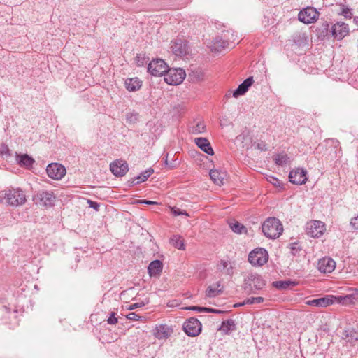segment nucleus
<instances>
[{
  "label": "nucleus",
  "instance_id": "f257e3e1",
  "mask_svg": "<svg viewBox=\"0 0 358 358\" xmlns=\"http://www.w3.org/2000/svg\"><path fill=\"white\" fill-rule=\"evenodd\" d=\"M262 228L264 234L271 239L278 238L283 231L281 222L275 217L267 218L262 224Z\"/></svg>",
  "mask_w": 358,
  "mask_h": 358
},
{
  "label": "nucleus",
  "instance_id": "f03ea898",
  "mask_svg": "<svg viewBox=\"0 0 358 358\" xmlns=\"http://www.w3.org/2000/svg\"><path fill=\"white\" fill-rule=\"evenodd\" d=\"M4 195L8 204L13 206L23 205L27 201L24 192L19 188L5 191Z\"/></svg>",
  "mask_w": 358,
  "mask_h": 358
},
{
  "label": "nucleus",
  "instance_id": "7ed1b4c3",
  "mask_svg": "<svg viewBox=\"0 0 358 358\" xmlns=\"http://www.w3.org/2000/svg\"><path fill=\"white\" fill-rule=\"evenodd\" d=\"M268 260V252L262 248H257L248 255V262L252 266H261Z\"/></svg>",
  "mask_w": 358,
  "mask_h": 358
},
{
  "label": "nucleus",
  "instance_id": "20e7f679",
  "mask_svg": "<svg viewBox=\"0 0 358 358\" xmlns=\"http://www.w3.org/2000/svg\"><path fill=\"white\" fill-rule=\"evenodd\" d=\"M186 73L182 69H168L164 74V81L169 85H177L185 79Z\"/></svg>",
  "mask_w": 358,
  "mask_h": 358
},
{
  "label": "nucleus",
  "instance_id": "39448f33",
  "mask_svg": "<svg viewBox=\"0 0 358 358\" xmlns=\"http://www.w3.org/2000/svg\"><path fill=\"white\" fill-rule=\"evenodd\" d=\"M320 13L313 7H307L302 9L298 14V19L304 24H310L316 22L319 18Z\"/></svg>",
  "mask_w": 358,
  "mask_h": 358
},
{
  "label": "nucleus",
  "instance_id": "423d86ee",
  "mask_svg": "<svg viewBox=\"0 0 358 358\" xmlns=\"http://www.w3.org/2000/svg\"><path fill=\"white\" fill-rule=\"evenodd\" d=\"M167 70V64L161 59H153L149 63L148 66V72L154 76H164Z\"/></svg>",
  "mask_w": 358,
  "mask_h": 358
},
{
  "label": "nucleus",
  "instance_id": "0eeeda50",
  "mask_svg": "<svg viewBox=\"0 0 358 358\" xmlns=\"http://www.w3.org/2000/svg\"><path fill=\"white\" fill-rule=\"evenodd\" d=\"M325 229L324 223L317 220L310 221L306 226V234L313 238L320 237Z\"/></svg>",
  "mask_w": 358,
  "mask_h": 358
},
{
  "label": "nucleus",
  "instance_id": "6e6552de",
  "mask_svg": "<svg viewBox=\"0 0 358 358\" xmlns=\"http://www.w3.org/2000/svg\"><path fill=\"white\" fill-rule=\"evenodd\" d=\"M185 332L189 336H196L201 331V324L199 320L191 317L183 324Z\"/></svg>",
  "mask_w": 358,
  "mask_h": 358
},
{
  "label": "nucleus",
  "instance_id": "1a4fd4ad",
  "mask_svg": "<svg viewBox=\"0 0 358 358\" xmlns=\"http://www.w3.org/2000/svg\"><path fill=\"white\" fill-rule=\"evenodd\" d=\"M46 172L50 178L59 180L66 174V169L61 164L52 163L47 166Z\"/></svg>",
  "mask_w": 358,
  "mask_h": 358
},
{
  "label": "nucleus",
  "instance_id": "9d476101",
  "mask_svg": "<svg viewBox=\"0 0 358 358\" xmlns=\"http://www.w3.org/2000/svg\"><path fill=\"white\" fill-rule=\"evenodd\" d=\"M245 284L250 287V289L255 293L256 290L262 289L265 285V281L261 275L257 273H250L246 279Z\"/></svg>",
  "mask_w": 358,
  "mask_h": 358
},
{
  "label": "nucleus",
  "instance_id": "9b49d317",
  "mask_svg": "<svg viewBox=\"0 0 358 358\" xmlns=\"http://www.w3.org/2000/svg\"><path fill=\"white\" fill-rule=\"evenodd\" d=\"M290 182L301 185L305 184L308 180L307 171L304 169L296 168L292 170L289 174Z\"/></svg>",
  "mask_w": 358,
  "mask_h": 358
},
{
  "label": "nucleus",
  "instance_id": "f8f14e48",
  "mask_svg": "<svg viewBox=\"0 0 358 358\" xmlns=\"http://www.w3.org/2000/svg\"><path fill=\"white\" fill-rule=\"evenodd\" d=\"M110 169L115 176H123L127 173L129 168L125 161L117 159L110 164Z\"/></svg>",
  "mask_w": 358,
  "mask_h": 358
},
{
  "label": "nucleus",
  "instance_id": "ddd939ff",
  "mask_svg": "<svg viewBox=\"0 0 358 358\" xmlns=\"http://www.w3.org/2000/svg\"><path fill=\"white\" fill-rule=\"evenodd\" d=\"M171 49L176 56H184L188 52V45L186 41L181 39H176L171 41Z\"/></svg>",
  "mask_w": 358,
  "mask_h": 358
},
{
  "label": "nucleus",
  "instance_id": "4468645a",
  "mask_svg": "<svg viewBox=\"0 0 358 358\" xmlns=\"http://www.w3.org/2000/svg\"><path fill=\"white\" fill-rule=\"evenodd\" d=\"M334 299L335 296L327 295L322 298L308 300L306 302V304L314 307L324 308L334 303Z\"/></svg>",
  "mask_w": 358,
  "mask_h": 358
},
{
  "label": "nucleus",
  "instance_id": "2eb2a0df",
  "mask_svg": "<svg viewBox=\"0 0 358 358\" xmlns=\"http://www.w3.org/2000/svg\"><path fill=\"white\" fill-rule=\"evenodd\" d=\"M335 268L336 262L330 257H323L318 261L317 268L321 273H331Z\"/></svg>",
  "mask_w": 358,
  "mask_h": 358
},
{
  "label": "nucleus",
  "instance_id": "dca6fc26",
  "mask_svg": "<svg viewBox=\"0 0 358 358\" xmlns=\"http://www.w3.org/2000/svg\"><path fill=\"white\" fill-rule=\"evenodd\" d=\"M348 33V26L344 22H337L332 26V34L337 40L343 39Z\"/></svg>",
  "mask_w": 358,
  "mask_h": 358
},
{
  "label": "nucleus",
  "instance_id": "f3484780",
  "mask_svg": "<svg viewBox=\"0 0 358 358\" xmlns=\"http://www.w3.org/2000/svg\"><path fill=\"white\" fill-rule=\"evenodd\" d=\"M358 301V289H355L354 292L350 294L345 296H336L334 299V303H341L342 305H350L354 304Z\"/></svg>",
  "mask_w": 358,
  "mask_h": 358
},
{
  "label": "nucleus",
  "instance_id": "a211bd4d",
  "mask_svg": "<svg viewBox=\"0 0 358 358\" xmlns=\"http://www.w3.org/2000/svg\"><path fill=\"white\" fill-rule=\"evenodd\" d=\"M37 196L45 206H52L55 204L56 197L52 192L43 191L38 192Z\"/></svg>",
  "mask_w": 358,
  "mask_h": 358
},
{
  "label": "nucleus",
  "instance_id": "6ab92c4d",
  "mask_svg": "<svg viewBox=\"0 0 358 358\" xmlns=\"http://www.w3.org/2000/svg\"><path fill=\"white\" fill-rule=\"evenodd\" d=\"M195 144L204 152L208 155H213L214 151L209 142L206 138H196L194 139Z\"/></svg>",
  "mask_w": 358,
  "mask_h": 358
},
{
  "label": "nucleus",
  "instance_id": "aec40b11",
  "mask_svg": "<svg viewBox=\"0 0 358 358\" xmlns=\"http://www.w3.org/2000/svg\"><path fill=\"white\" fill-rule=\"evenodd\" d=\"M229 45V41L227 40H223L222 38H215L208 47L210 48L212 52H220Z\"/></svg>",
  "mask_w": 358,
  "mask_h": 358
},
{
  "label": "nucleus",
  "instance_id": "412c9836",
  "mask_svg": "<svg viewBox=\"0 0 358 358\" xmlns=\"http://www.w3.org/2000/svg\"><path fill=\"white\" fill-rule=\"evenodd\" d=\"M171 333V329L166 324L157 326L154 330L155 337L159 340L167 338Z\"/></svg>",
  "mask_w": 358,
  "mask_h": 358
},
{
  "label": "nucleus",
  "instance_id": "4be33fe9",
  "mask_svg": "<svg viewBox=\"0 0 358 358\" xmlns=\"http://www.w3.org/2000/svg\"><path fill=\"white\" fill-rule=\"evenodd\" d=\"M210 177L213 182L217 185H222L227 176L225 172L220 171L217 169L210 170L209 173Z\"/></svg>",
  "mask_w": 358,
  "mask_h": 358
},
{
  "label": "nucleus",
  "instance_id": "5701e85b",
  "mask_svg": "<svg viewBox=\"0 0 358 358\" xmlns=\"http://www.w3.org/2000/svg\"><path fill=\"white\" fill-rule=\"evenodd\" d=\"M163 268V264L159 260H154L151 262L148 267V273L150 276H156L159 275Z\"/></svg>",
  "mask_w": 358,
  "mask_h": 358
},
{
  "label": "nucleus",
  "instance_id": "b1692460",
  "mask_svg": "<svg viewBox=\"0 0 358 358\" xmlns=\"http://www.w3.org/2000/svg\"><path fill=\"white\" fill-rule=\"evenodd\" d=\"M124 85L128 91L135 92L141 88L142 82L138 78H127Z\"/></svg>",
  "mask_w": 358,
  "mask_h": 358
},
{
  "label": "nucleus",
  "instance_id": "393cba45",
  "mask_svg": "<svg viewBox=\"0 0 358 358\" xmlns=\"http://www.w3.org/2000/svg\"><path fill=\"white\" fill-rule=\"evenodd\" d=\"M154 171L152 169H148L142 172L139 176L134 178L130 181L131 186L139 184L140 182L145 181L152 173Z\"/></svg>",
  "mask_w": 358,
  "mask_h": 358
},
{
  "label": "nucleus",
  "instance_id": "a878e982",
  "mask_svg": "<svg viewBox=\"0 0 358 358\" xmlns=\"http://www.w3.org/2000/svg\"><path fill=\"white\" fill-rule=\"evenodd\" d=\"M221 285L220 282H216L214 285H210L208 287L206 291V296L209 298H213L222 292V288H220Z\"/></svg>",
  "mask_w": 358,
  "mask_h": 358
},
{
  "label": "nucleus",
  "instance_id": "bb28decb",
  "mask_svg": "<svg viewBox=\"0 0 358 358\" xmlns=\"http://www.w3.org/2000/svg\"><path fill=\"white\" fill-rule=\"evenodd\" d=\"M218 267L221 271L224 272L228 275L231 276L234 274V267L228 260H221Z\"/></svg>",
  "mask_w": 358,
  "mask_h": 358
},
{
  "label": "nucleus",
  "instance_id": "cd10ccee",
  "mask_svg": "<svg viewBox=\"0 0 358 358\" xmlns=\"http://www.w3.org/2000/svg\"><path fill=\"white\" fill-rule=\"evenodd\" d=\"M273 161L278 166H284L289 164V157L286 153H279L273 156Z\"/></svg>",
  "mask_w": 358,
  "mask_h": 358
},
{
  "label": "nucleus",
  "instance_id": "c85d7f7f",
  "mask_svg": "<svg viewBox=\"0 0 358 358\" xmlns=\"http://www.w3.org/2000/svg\"><path fill=\"white\" fill-rule=\"evenodd\" d=\"M170 243L173 246L179 250H185L184 240L180 235H173L170 238Z\"/></svg>",
  "mask_w": 358,
  "mask_h": 358
},
{
  "label": "nucleus",
  "instance_id": "c756f323",
  "mask_svg": "<svg viewBox=\"0 0 358 358\" xmlns=\"http://www.w3.org/2000/svg\"><path fill=\"white\" fill-rule=\"evenodd\" d=\"M34 160L29 157L28 155H21L19 158V164L21 166H24L26 167H30L32 166Z\"/></svg>",
  "mask_w": 358,
  "mask_h": 358
},
{
  "label": "nucleus",
  "instance_id": "7c9ffc66",
  "mask_svg": "<svg viewBox=\"0 0 358 358\" xmlns=\"http://www.w3.org/2000/svg\"><path fill=\"white\" fill-rule=\"evenodd\" d=\"M295 282L291 280L285 281H275L273 282V285L279 289H286L290 285H294Z\"/></svg>",
  "mask_w": 358,
  "mask_h": 358
},
{
  "label": "nucleus",
  "instance_id": "2f4dec72",
  "mask_svg": "<svg viewBox=\"0 0 358 358\" xmlns=\"http://www.w3.org/2000/svg\"><path fill=\"white\" fill-rule=\"evenodd\" d=\"M231 230L237 234L246 232L245 227L238 222H234L229 224Z\"/></svg>",
  "mask_w": 358,
  "mask_h": 358
},
{
  "label": "nucleus",
  "instance_id": "473e14b6",
  "mask_svg": "<svg viewBox=\"0 0 358 358\" xmlns=\"http://www.w3.org/2000/svg\"><path fill=\"white\" fill-rule=\"evenodd\" d=\"M206 130V125L202 122H199L195 126L192 127V132L193 134H201L204 132Z\"/></svg>",
  "mask_w": 358,
  "mask_h": 358
},
{
  "label": "nucleus",
  "instance_id": "72a5a7b5",
  "mask_svg": "<svg viewBox=\"0 0 358 358\" xmlns=\"http://www.w3.org/2000/svg\"><path fill=\"white\" fill-rule=\"evenodd\" d=\"M248 89L245 87L243 84H240L238 87L234 91L233 96L234 97H238L241 95L244 94Z\"/></svg>",
  "mask_w": 358,
  "mask_h": 358
},
{
  "label": "nucleus",
  "instance_id": "f704fd0d",
  "mask_svg": "<svg viewBox=\"0 0 358 358\" xmlns=\"http://www.w3.org/2000/svg\"><path fill=\"white\" fill-rule=\"evenodd\" d=\"M264 301V298L261 296L250 297L244 301L243 304L260 303Z\"/></svg>",
  "mask_w": 358,
  "mask_h": 358
},
{
  "label": "nucleus",
  "instance_id": "c9c22d12",
  "mask_svg": "<svg viewBox=\"0 0 358 358\" xmlns=\"http://www.w3.org/2000/svg\"><path fill=\"white\" fill-rule=\"evenodd\" d=\"M107 322L109 324L115 325L118 322V319L116 317V313L114 312H112L110 314L109 317L107 319Z\"/></svg>",
  "mask_w": 358,
  "mask_h": 358
},
{
  "label": "nucleus",
  "instance_id": "e433bc0d",
  "mask_svg": "<svg viewBox=\"0 0 358 358\" xmlns=\"http://www.w3.org/2000/svg\"><path fill=\"white\" fill-rule=\"evenodd\" d=\"M182 309L194 310V311H196L199 313H205V310H206V307H199V306H188V307L183 308Z\"/></svg>",
  "mask_w": 358,
  "mask_h": 358
},
{
  "label": "nucleus",
  "instance_id": "4c0bfd02",
  "mask_svg": "<svg viewBox=\"0 0 358 358\" xmlns=\"http://www.w3.org/2000/svg\"><path fill=\"white\" fill-rule=\"evenodd\" d=\"M127 318L130 320L139 321L142 320V317L135 313H130L127 315Z\"/></svg>",
  "mask_w": 358,
  "mask_h": 358
},
{
  "label": "nucleus",
  "instance_id": "58836bf2",
  "mask_svg": "<svg viewBox=\"0 0 358 358\" xmlns=\"http://www.w3.org/2000/svg\"><path fill=\"white\" fill-rule=\"evenodd\" d=\"M144 306H145V303L143 302L134 303H131V305H129V307L127 308V309L131 310H134L138 308L143 307Z\"/></svg>",
  "mask_w": 358,
  "mask_h": 358
},
{
  "label": "nucleus",
  "instance_id": "ea45409f",
  "mask_svg": "<svg viewBox=\"0 0 358 358\" xmlns=\"http://www.w3.org/2000/svg\"><path fill=\"white\" fill-rule=\"evenodd\" d=\"M350 225L354 229L358 230V215L351 219Z\"/></svg>",
  "mask_w": 358,
  "mask_h": 358
},
{
  "label": "nucleus",
  "instance_id": "a19ab883",
  "mask_svg": "<svg viewBox=\"0 0 358 358\" xmlns=\"http://www.w3.org/2000/svg\"><path fill=\"white\" fill-rule=\"evenodd\" d=\"M253 83V78L252 77H249L247 79H245L241 84H243L245 87H246L248 89L249 87L252 85Z\"/></svg>",
  "mask_w": 358,
  "mask_h": 358
},
{
  "label": "nucleus",
  "instance_id": "79ce46f5",
  "mask_svg": "<svg viewBox=\"0 0 358 358\" xmlns=\"http://www.w3.org/2000/svg\"><path fill=\"white\" fill-rule=\"evenodd\" d=\"M172 213L174 215H188L187 213L184 211V210H181L179 208H173L172 209Z\"/></svg>",
  "mask_w": 358,
  "mask_h": 358
},
{
  "label": "nucleus",
  "instance_id": "37998d69",
  "mask_svg": "<svg viewBox=\"0 0 358 358\" xmlns=\"http://www.w3.org/2000/svg\"><path fill=\"white\" fill-rule=\"evenodd\" d=\"M341 14L345 17H350L351 12L348 8H343Z\"/></svg>",
  "mask_w": 358,
  "mask_h": 358
},
{
  "label": "nucleus",
  "instance_id": "c03bdc74",
  "mask_svg": "<svg viewBox=\"0 0 358 358\" xmlns=\"http://www.w3.org/2000/svg\"><path fill=\"white\" fill-rule=\"evenodd\" d=\"M88 203H90V206L91 208H93L94 209H95L96 210H99V205L96 203V202H94V201H92L90 200H88Z\"/></svg>",
  "mask_w": 358,
  "mask_h": 358
},
{
  "label": "nucleus",
  "instance_id": "a18cd8bd",
  "mask_svg": "<svg viewBox=\"0 0 358 358\" xmlns=\"http://www.w3.org/2000/svg\"><path fill=\"white\" fill-rule=\"evenodd\" d=\"M224 311H222L220 310L217 309H213L210 308H206V310H205V313H222Z\"/></svg>",
  "mask_w": 358,
  "mask_h": 358
},
{
  "label": "nucleus",
  "instance_id": "49530a36",
  "mask_svg": "<svg viewBox=\"0 0 358 358\" xmlns=\"http://www.w3.org/2000/svg\"><path fill=\"white\" fill-rule=\"evenodd\" d=\"M139 203L142 204H147V205H152V204H157V203L155 201H148V200H140L138 201Z\"/></svg>",
  "mask_w": 358,
  "mask_h": 358
},
{
  "label": "nucleus",
  "instance_id": "de8ad7c7",
  "mask_svg": "<svg viewBox=\"0 0 358 358\" xmlns=\"http://www.w3.org/2000/svg\"><path fill=\"white\" fill-rule=\"evenodd\" d=\"M327 143H331V145L333 146H334L335 148H336L337 146L339 145V141L338 140H336V139H333V138L332 139H329L327 141Z\"/></svg>",
  "mask_w": 358,
  "mask_h": 358
},
{
  "label": "nucleus",
  "instance_id": "09e8293b",
  "mask_svg": "<svg viewBox=\"0 0 358 358\" xmlns=\"http://www.w3.org/2000/svg\"><path fill=\"white\" fill-rule=\"evenodd\" d=\"M271 180L270 182H272L275 186H280V181L277 179L276 178H271Z\"/></svg>",
  "mask_w": 358,
  "mask_h": 358
},
{
  "label": "nucleus",
  "instance_id": "8fccbe9b",
  "mask_svg": "<svg viewBox=\"0 0 358 358\" xmlns=\"http://www.w3.org/2000/svg\"><path fill=\"white\" fill-rule=\"evenodd\" d=\"M137 64L138 66H143V62L140 59V57L137 56Z\"/></svg>",
  "mask_w": 358,
  "mask_h": 358
},
{
  "label": "nucleus",
  "instance_id": "3c124183",
  "mask_svg": "<svg viewBox=\"0 0 358 358\" xmlns=\"http://www.w3.org/2000/svg\"><path fill=\"white\" fill-rule=\"evenodd\" d=\"M5 199L4 192H0V203Z\"/></svg>",
  "mask_w": 358,
  "mask_h": 358
},
{
  "label": "nucleus",
  "instance_id": "603ef678",
  "mask_svg": "<svg viewBox=\"0 0 358 358\" xmlns=\"http://www.w3.org/2000/svg\"><path fill=\"white\" fill-rule=\"evenodd\" d=\"M233 323H234V322L231 320H229L227 321V324H229V325H231Z\"/></svg>",
  "mask_w": 358,
  "mask_h": 358
},
{
  "label": "nucleus",
  "instance_id": "864d4df0",
  "mask_svg": "<svg viewBox=\"0 0 358 358\" xmlns=\"http://www.w3.org/2000/svg\"><path fill=\"white\" fill-rule=\"evenodd\" d=\"M292 253L294 255V251L296 250V248L294 247H292Z\"/></svg>",
  "mask_w": 358,
  "mask_h": 358
},
{
  "label": "nucleus",
  "instance_id": "5fc2aeb1",
  "mask_svg": "<svg viewBox=\"0 0 358 358\" xmlns=\"http://www.w3.org/2000/svg\"><path fill=\"white\" fill-rule=\"evenodd\" d=\"M356 22H358V19H355Z\"/></svg>",
  "mask_w": 358,
  "mask_h": 358
}]
</instances>
